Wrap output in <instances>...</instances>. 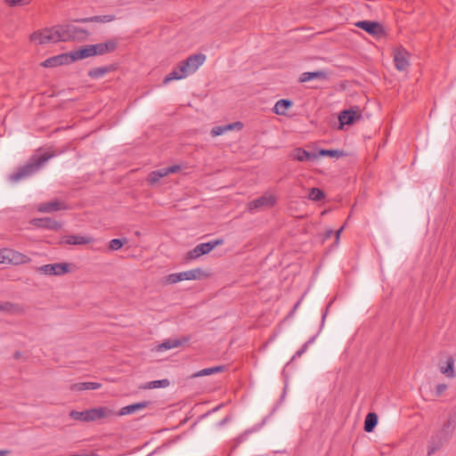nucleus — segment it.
Listing matches in <instances>:
<instances>
[{
	"mask_svg": "<svg viewBox=\"0 0 456 456\" xmlns=\"http://www.w3.org/2000/svg\"><path fill=\"white\" fill-rule=\"evenodd\" d=\"M456 430V406L450 409L443 417L442 424L436 433L431 436L428 446V454L431 455L439 451L445 444H447L453 436Z\"/></svg>",
	"mask_w": 456,
	"mask_h": 456,
	"instance_id": "nucleus-1",
	"label": "nucleus"
},
{
	"mask_svg": "<svg viewBox=\"0 0 456 456\" xmlns=\"http://www.w3.org/2000/svg\"><path fill=\"white\" fill-rule=\"evenodd\" d=\"M55 156L53 150L38 149L29 158L28 162L10 175V180L16 183L21 179L31 176L40 170L45 163Z\"/></svg>",
	"mask_w": 456,
	"mask_h": 456,
	"instance_id": "nucleus-2",
	"label": "nucleus"
},
{
	"mask_svg": "<svg viewBox=\"0 0 456 456\" xmlns=\"http://www.w3.org/2000/svg\"><path fill=\"white\" fill-rule=\"evenodd\" d=\"M89 35L87 30L71 23L59 25V41H83L86 40Z\"/></svg>",
	"mask_w": 456,
	"mask_h": 456,
	"instance_id": "nucleus-3",
	"label": "nucleus"
},
{
	"mask_svg": "<svg viewBox=\"0 0 456 456\" xmlns=\"http://www.w3.org/2000/svg\"><path fill=\"white\" fill-rule=\"evenodd\" d=\"M93 57L90 45H85L69 53L59 54V66Z\"/></svg>",
	"mask_w": 456,
	"mask_h": 456,
	"instance_id": "nucleus-4",
	"label": "nucleus"
},
{
	"mask_svg": "<svg viewBox=\"0 0 456 456\" xmlns=\"http://www.w3.org/2000/svg\"><path fill=\"white\" fill-rule=\"evenodd\" d=\"M206 61L203 53L190 55L186 60L180 62V71L185 72L187 76L193 74Z\"/></svg>",
	"mask_w": 456,
	"mask_h": 456,
	"instance_id": "nucleus-5",
	"label": "nucleus"
},
{
	"mask_svg": "<svg viewBox=\"0 0 456 456\" xmlns=\"http://www.w3.org/2000/svg\"><path fill=\"white\" fill-rule=\"evenodd\" d=\"M115 415L113 410L105 406L87 409V422L109 419Z\"/></svg>",
	"mask_w": 456,
	"mask_h": 456,
	"instance_id": "nucleus-6",
	"label": "nucleus"
},
{
	"mask_svg": "<svg viewBox=\"0 0 456 456\" xmlns=\"http://www.w3.org/2000/svg\"><path fill=\"white\" fill-rule=\"evenodd\" d=\"M355 26L359 28L363 29L371 36L379 37L384 34L383 27L378 21L361 20L356 22Z\"/></svg>",
	"mask_w": 456,
	"mask_h": 456,
	"instance_id": "nucleus-7",
	"label": "nucleus"
},
{
	"mask_svg": "<svg viewBox=\"0 0 456 456\" xmlns=\"http://www.w3.org/2000/svg\"><path fill=\"white\" fill-rule=\"evenodd\" d=\"M118 43L116 40H109L104 43L90 45L93 56L103 55L116 50Z\"/></svg>",
	"mask_w": 456,
	"mask_h": 456,
	"instance_id": "nucleus-8",
	"label": "nucleus"
},
{
	"mask_svg": "<svg viewBox=\"0 0 456 456\" xmlns=\"http://www.w3.org/2000/svg\"><path fill=\"white\" fill-rule=\"evenodd\" d=\"M180 166L174 165L167 167H162L158 170H154L149 174L148 182L151 184L156 183L160 178L165 177L166 175L175 173L180 170Z\"/></svg>",
	"mask_w": 456,
	"mask_h": 456,
	"instance_id": "nucleus-9",
	"label": "nucleus"
},
{
	"mask_svg": "<svg viewBox=\"0 0 456 456\" xmlns=\"http://www.w3.org/2000/svg\"><path fill=\"white\" fill-rule=\"evenodd\" d=\"M275 200H276L273 195H264L250 201L248 203V209L249 211H253L255 209L270 208L274 205Z\"/></svg>",
	"mask_w": 456,
	"mask_h": 456,
	"instance_id": "nucleus-10",
	"label": "nucleus"
},
{
	"mask_svg": "<svg viewBox=\"0 0 456 456\" xmlns=\"http://www.w3.org/2000/svg\"><path fill=\"white\" fill-rule=\"evenodd\" d=\"M94 239L90 236L67 235L59 237V244L85 245L92 242Z\"/></svg>",
	"mask_w": 456,
	"mask_h": 456,
	"instance_id": "nucleus-11",
	"label": "nucleus"
},
{
	"mask_svg": "<svg viewBox=\"0 0 456 456\" xmlns=\"http://www.w3.org/2000/svg\"><path fill=\"white\" fill-rule=\"evenodd\" d=\"M150 405H151V402H150V401H142V402L135 403L133 404H129V405L122 407L119 410V411L118 412V415L124 416V415L133 414L136 411H139L148 408Z\"/></svg>",
	"mask_w": 456,
	"mask_h": 456,
	"instance_id": "nucleus-12",
	"label": "nucleus"
},
{
	"mask_svg": "<svg viewBox=\"0 0 456 456\" xmlns=\"http://www.w3.org/2000/svg\"><path fill=\"white\" fill-rule=\"evenodd\" d=\"M361 118V114L356 110H345L340 112L338 119L340 122L339 128H342L344 125H353L356 119Z\"/></svg>",
	"mask_w": 456,
	"mask_h": 456,
	"instance_id": "nucleus-13",
	"label": "nucleus"
},
{
	"mask_svg": "<svg viewBox=\"0 0 456 456\" xmlns=\"http://www.w3.org/2000/svg\"><path fill=\"white\" fill-rule=\"evenodd\" d=\"M210 247L208 246L207 242L197 245L194 248L188 251L185 255L186 261H191L199 258L200 256L206 255L210 252Z\"/></svg>",
	"mask_w": 456,
	"mask_h": 456,
	"instance_id": "nucleus-14",
	"label": "nucleus"
},
{
	"mask_svg": "<svg viewBox=\"0 0 456 456\" xmlns=\"http://www.w3.org/2000/svg\"><path fill=\"white\" fill-rule=\"evenodd\" d=\"M53 39V34L50 29H44L41 31H36L29 37L31 42H35L39 45L46 44Z\"/></svg>",
	"mask_w": 456,
	"mask_h": 456,
	"instance_id": "nucleus-15",
	"label": "nucleus"
},
{
	"mask_svg": "<svg viewBox=\"0 0 456 456\" xmlns=\"http://www.w3.org/2000/svg\"><path fill=\"white\" fill-rule=\"evenodd\" d=\"M394 61L395 68L403 71L409 66V61L407 60V52L403 49H397L394 53Z\"/></svg>",
	"mask_w": 456,
	"mask_h": 456,
	"instance_id": "nucleus-16",
	"label": "nucleus"
},
{
	"mask_svg": "<svg viewBox=\"0 0 456 456\" xmlns=\"http://www.w3.org/2000/svg\"><path fill=\"white\" fill-rule=\"evenodd\" d=\"M188 337H183L182 338H175V339H167L164 341L163 343L159 344L156 346V351L161 352L172 348H176L183 345L184 343L189 341Z\"/></svg>",
	"mask_w": 456,
	"mask_h": 456,
	"instance_id": "nucleus-17",
	"label": "nucleus"
},
{
	"mask_svg": "<svg viewBox=\"0 0 456 456\" xmlns=\"http://www.w3.org/2000/svg\"><path fill=\"white\" fill-rule=\"evenodd\" d=\"M29 224L38 228L57 230V221L50 217L33 218Z\"/></svg>",
	"mask_w": 456,
	"mask_h": 456,
	"instance_id": "nucleus-18",
	"label": "nucleus"
},
{
	"mask_svg": "<svg viewBox=\"0 0 456 456\" xmlns=\"http://www.w3.org/2000/svg\"><path fill=\"white\" fill-rule=\"evenodd\" d=\"M313 79L327 80L328 73L325 70H316L313 72H304L299 77L300 83H305Z\"/></svg>",
	"mask_w": 456,
	"mask_h": 456,
	"instance_id": "nucleus-19",
	"label": "nucleus"
},
{
	"mask_svg": "<svg viewBox=\"0 0 456 456\" xmlns=\"http://www.w3.org/2000/svg\"><path fill=\"white\" fill-rule=\"evenodd\" d=\"M439 370L448 378H454V358L452 356H449L445 362H439Z\"/></svg>",
	"mask_w": 456,
	"mask_h": 456,
	"instance_id": "nucleus-20",
	"label": "nucleus"
},
{
	"mask_svg": "<svg viewBox=\"0 0 456 456\" xmlns=\"http://www.w3.org/2000/svg\"><path fill=\"white\" fill-rule=\"evenodd\" d=\"M0 312L7 313L12 315H19L22 314L24 308L19 304L7 301L0 303Z\"/></svg>",
	"mask_w": 456,
	"mask_h": 456,
	"instance_id": "nucleus-21",
	"label": "nucleus"
},
{
	"mask_svg": "<svg viewBox=\"0 0 456 456\" xmlns=\"http://www.w3.org/2000/svg\"><path fill=\"white\" fill-rule=\"evenodd\" d=\"M291 156L301 162L314 160L318 158L316 153L309 152L302 148H296L293 150Z\"/></svg>",
	"mask_w": 456,
	"mask_h": 456,
	"instance_id": "nucleus-22",
	"label": "nucleus"
},
{
	"mask_svg": "<svg viewBox=\"0 0 456 456\" xmlns=\"http://www.w3.org/2000/svg\"><path fill=\"white\" fill-rule=\"evenodd\" d=\"M293 105L292 101L288 99H281L277 101L273 107V111L278 115H286L287 110Z\"/></svg>",
	"mask_w": 456,
	"mask_h": 456,
	"instance_id": "nucleus-23",
	"label": "nucleus"
},
{
	"mask_svg": "<svg viewBox=\"0 0 456 456\" xmlns=\"http://www.w3.org/2000/svg\"><path fill=\"white\" fill-rule=\"evenodd\" d=\"M115 20V15L113 14H106V15H98V16H92L88 18H84L78 20L80 22H102L107 23L113 21Z\"/></svg>",
	"mask_w": 456,
	"mask_h": 456,
	"instance_id": "nucleus-24",
	"label": "nucleus"
},
{
	"mask_svg": "<svg viewBox=\"0 0 456 456\" xmlns=\"http://www.w3.org/2000/svg\"><path fill=\"white\" fill-rule=\"evenodd\" d=\"M378 424V415L374 412H369L364 420V430L368 433L373 431Z\"/></svg>",
	"mask_w": 456,
	"mask_h": 456,
	"instance_id": "nucleus-25",
	"label": "nucleus"
},
{
	"mask_svg": "<svg viewBox=\"0 0 456 456\" xmlns=\"http://www.w3.org/2000/svg\"><path fill=\"white\" fill-rule=\"evenodd\" d=\"M186 77H187V75L185 74V72H181L180 71V63H179L177 68L174 69L173 71H171L169 74H167L165 77V78L163 80V84L167 85V84H168L169 82H171L173 80L182 79V78H184Z\"/></svg>",
	"mask_w": 456,
	"mask_h": 456,
	"instance_id": "nucleus-26",
	"label": "nucleus"
},
{
	"mask_svg": "<svg viewBox=\"0 0 456 456\" xmlns=\"http://www.w3.org/2000/svg\"><path fill=\"white\" fill-rule=\"evenodd\" d=\"M185 280H188L186 271L168 274L167 276L165 277L164 282L166 284H175L179 281H185Z\"/></svg>",
	"mask_w": 456,
	"mask_h": 456,
	"instance_id": "nucleus-27",
	"label": "nucleus"
},
{
	"mask_svg": "<svg viewBox=\"0 0 456 456\" xmlns=\"http://www.w3.org/2000/svg\"><path fill=\"white\" fill-rule=\"evenodd\" d=\"M102 387L101 383L98 382H79L72 386V389L77 391L83 390H95Z\"/></svg>",
	"mask_w": 456,
	"mask_h": 456,
	"instance_id": "nucleus-28",
	"label": "nucleus"
},
{
	"mask_svg": "<svg viewBox=\"0 0 456 456\" xmlns=\"http://www.w3.org/2000/svg\"><path fill=\"white\" fill-rule=\"evenodd\" d=\"M170 385V382L167 379H163L159 380H153L147 382L145 385L142 387L143 389H153V388H160V387H167Z\"/></svg>",
	"mask_w": 456,
	"mask_h": 456,
	"instance_id": "nucleus-29",
	"label": "nucleus"
},
{
	"mask_svg": "<svg viewBox=\"0 0 456 456\" xmlns=\"http://www.w3.org/2000/svg\"><path fill=\"white\" fill-rule=\"evenodd\" d=\"M224 369V366H215V367H211V368H206V369L200 370L197 371L196 373L192 374L191 377L197 378V377L212 375L214 373L222 371Z\"/></svg>",
	"mask_w": 456,
	"mask_h": 456,
	"instance_id": "nucleus-30",
	"label": "nucleus"
},
{
	"mask_svg": "<svg viewBox=\"0 0 456 456\" xmlns=\"http://www.w3.org/2000/svg\"><path fill=\"white\" fill-rule=\"evenodd\" d=\"M318 157L321 156V157H330V158H340V157H343L345 156L346 154L344 153V151H338V150H325V149H322L319 151V152L317 153Z\"/></svg>",
	"mask_w": 456,
	"mask_h": 456,
	"instance_id": "nucleus-31",
	"label": "nucleus"
},
{
	"mask_svg": "<svg viewBox=\"0 0 456 456\" xmlns=\"http://www.w3.org/2000/svg\"><path fill=\"white\" fill-rule=\"evenodd\" d=\"M39 212L50 213L57 211V199L53 200L51 202L42 203L37 207Z\"/></svg>",
	"mask_w": 456,
	"mask_h": 456,
	"instance_id": "nucleus-32",
	"label": "nucleus"
},
{
	"mask_svg": "<svg viewBox=\"0 0 456 456\" xmlns=\"http://www.w3.org/2000/svg\"><path fill=\"white\" fill-rule=\"evenodd\" d=\"M110 71V68L108 67H98L92 69L88 71V76L91 78H100L103 77L105 74H107Z\"/></svg>",
	"mask_w": 456,
	"mask_h": 456,
	"instance_id": "nucleus-33",
	"label": "nucleus"
},
{
	"mask_svg": "<svg viewBox=\"0 0 456 456\" xmlns=\"http://www.w3.org/2000/svg\"><path fill=\"white\" fill-rule=\"evenodd\" d=\"M11 256V264L19 265L21 263H26L29 258L26 255H23L16 250L12 249V254Z\"/></svg>",
	"mask_w": 456,
	"mask_h": 456,
	"instance_id": "nucleus-34",
	"label": "nucleus"
},
{
	"mask_svg": "<svg viewBox=\"0 0 456 456\" xmlns=\"http://www.w3.org/2000/svg\"><path fill=\"white\" fill-rule=\"evenodd\" d=\"M325 194L322 190L314 187L309 191L308 198L313 201H320L324 199Z\"/></svg>",
	"mask_w": 456,
	"mask_h": 456,
	"instance_id": "nucleus-35",
	"label": "nucleus"
},
{
	"mask_svg": "<svg viewBox=\"0 0 456 456\" xmlns=\"http://www.w3.org/2000/svg\"><path fill=\"white\" fill-rule=\"evenodd\" d=\"M37 270L41 273L57 275V263L42 265Z\"/></svg>",
	"mask_w": 456,
	"mask_h": 456,
	"instance_id": "nucleus-36",
	"label": "nucleus"
},
{
	"mask_svg": "<svg viewBox=\"0 0 456 456\" xmlns=\"http://www.w3.org/2000/svg\"><path fill=\"white\" fill-rule=\"evenodd\" d=\"M126 242H127V239L126 238L113 239V240H111L109 242L108 248L110 251H116V250L120 249L124 246V244L126 243Z\"/></svg>",
	"mask_w": 456,
	"mask_h": 456,
	"instance_id": "nucleus-37",
	"label": "nucleus"
},
{
	"mask_svg": "<svg viewBox=\"0 0 456 456\" xmlns=\"http://www.w3.org/2000/svg\"><path fill=\"white\" fill-rule=\"evenodd\" d=\"M69 417L75 420L87 422V410L82 411L73 410L69 412Z\"/></svg>",
	"mask_w": 456,
	"mask_h": 456,
	"instance_id": "nucleus-38",
	"label": "nucleus"
},
{
	"mask_svg": "<svg viewBox=\"0 0 456 456\" xmlns=\"http://www.w3.org/2000/svg\"><path fill=\"white\" fill-rule=\"evenodd\" d=\"M59 275L72 273L77 269V266L73 264L59 263Z\"/></svg>",
	"mask_w": 456,
	"mask_h": 456,
	"instance_id": "nucleus-39",
	"label": "nucleus"
},
{
	"mask_svg": "<svg viewBox=\"0 0 456 456\" xmlns=\"http://www.w3.org/2000/svg\"><path fill=\"white\" fill-rule=\"evenodd\" d=\"M187 279L190 280H200L202 276H205L204 272L200 268L191 269L186 271Z\"/></svg>",
	"mask_w": 456,
	"mask_h": 456,
	"instance_id": "nucleus-40",
	"label": "nucleus"
},
{
	"mask_svg": "<svg viewBox=\"0 0 456 456\" xmlns=\"http://www.w3.org/2000/svg\"><path fill=\"white\" fill-rule=\"evenodd\" d=\"M10 254H12V249H10V248L0 249V263L1 264H11Z\"/></svg>",
	"mask_w": 456,
	"mask_h": 456,
	"instance_id": "nucleus-41",
	"label": "nucleus"
},
{
	"mask_svg": "<svg viewBox=\"0 0 456 456\" xmlns=\"http://www.w3.org/2000/svg\"><path fill=\"white\" fill-rule=\"evenodd\" d=\"M317 335H318V334L314 335V337H312L310 339H308V340H307V341H306V342H305V343L301 346V348L296 352V354H295V355L293 356V358H292V359H294V358H296V357H300L303 354H305V353L306 352V350H307L308 346H309L310 345H312V344L314 342V340H315V338H316Z\"/></svg>",
	"mask_w": 456,
	"mask_h": 456,
	"instance_id": "nucleus-42",
	"label": "nucleus"
},
{
	"mask_svg": "<svg viewBox=\"0 0 456 456\" xmlns=\"http://www.w3.org/2000/svg\"><path fill=\"white\" fill-rule=\"evenodd\" d=\"M32 0H4V3L10 7L22 6L28 4Z\"/></svg>",
	"mask_w": 456,
	"mask_h": 456,
	"instance_id": "nucleus-43",
	"label": "nucleus"
},
{
	"mask_svg": "<svg viewBox=\"0 0 456 456\" xmlns=\"http://www.w3.org/2000/svg\"><path fill=\"white\" fill-rule=\"evenodd\" d=\"M43 67L54 68L57 67V55L46 59L41 63Z\"/></svg>",
	"mask_w": 456,
	"mask_h": 456,
	"instance_id": "nucleus-44",
	"label": "nucleus"
},
{
	"mask_svg": "<svg viewBox=\"0 0 456 456\" xmlns=\"http://www.w3.org/2000/svg\"><path fill=\"white\" fill-rule=\"evenodd\" d=\"M224 127H225V132L231 131L233 129L241 130L243 127V124L240 121H237V122H233L232 124L224 125Z\"/></svg>",
	"mask_w": 456,
	"mask_h": 456,
	"instance_id": "nucleus-45",
	"label": "nucleus"
},
{
	"mask_svg": "<svg viewBox=\"0 0 456 456\" xmlns=\"http://www.w3.org/2000/svg\"><path fill=\"white\" fill-rule=\"evenodd\" d=\"M224 133H225L224 126H214L211 130V135L214 137L219 136Z\"/></svg>",
	"mask_w": 456,
	"mask_h": 456,
	"instance_id": "nucleus-46",
	"label": "nucleus"
},
{
	"mask_svg": "<svg viewBox=\"0 0 456 456\" xmlns=\"http://www.w3.org/2000/svg\"><path fill=\"white\" fill-rule=\"evenodd\" d=\"M223 243H224V240H222V239H217V240L207 242L208 246H211L210 251L213 250L216 246L222 245Z\"/></svg>",
	"mask_w": 456,
	"mask_h": 456,
	"instance_id": "nucleus-47",
	"label": "nucleus"
},
{
	"mask_svg": "<svg viewBox=\"0 0 456 456\" xmlns=\"http://www.w3.org/2000/svg\"><path fill=\"white\" fill-rule=\"evenodd\" d=\"M446 389L447 386L445 384L437 385L436 388V396H440Z\"/></svg>",
	"mask_w": 456,
	"mask_h": 456,
	"instance_id": "nucleus-48",
	"label": "nucleus"
},
{
	"mask_svg": "<svg viewBox=\"0 0 456 456\" xmlns=\"http://www.w3.org/2000/svg\"><path fill=\"white\" fill-rule=\"evenodd\" d=\"M249 434V431H246L244 432L243 434L240 435L236 439V445H238L239 444L246 441V439L248 438V436Z\"/></svg>",
	"mask_w": 456,
	"mask_h": 456,
	"instance_id": "nucleus-49",
	"label": "nucleus"
},
{
	"mask_svg": "<svg viewBox=\"0 0 456 456\" xmlns=\"http://www.w3.org/2000/svg\"><path fill=\"white\" fill-rule=\"evenodd\" d=\"M21 356H22V353H21V352H20V351H16V352L13 354V358H14L15 360H19V359H20V358H21Z\"/></svg>",
	"mask_w": 456,
	"mask_h": 456,
	"instance_id": "nucleus-50",
	"label": "nucleus"
},
{
	"mask_svg": "<svg viewBox=\"0 0 456 456\" xmlns=\"http://www.w3.org/2000/svg\"><path fill=\"white\" fill-rule=\"evenodd\" d=\"M344 229V226L340 227L337 232H336V241L338 242V240H339V236H340V233L341 232L343 231Z\"/></svg>",
	"mask_w": 456,
	"mask_h": 456,
	"instance_id": "nucleus-51",
	"label": "nucleus"
},
{
	"mask_svg": "<svg viewBox=\"0 0 456 456\" xmlns=\"http://www.w3.org/2000/svg\"><path fill=\"white\" fill-rule=\"evenodd\" d=\"M328 309H329V306L326 307L324 313L322 314V326L323 325L325 318L327 316Z\"/></svg>",
	"mask_w": 456,
	"mask_h": 456,
	"instance_id": "nucleus-52",
	"label": "nucleus"
},
{
	"mask_svg": "<svg viewBox=\"0 0 456 456\" xmlns=\"http://www.w3.org/2000/svg\"><path fill=\"white\" fill-rule=\"evenodd\" d=\"M58 208H59V210L67 208L66 205L64 203L61 202L60 200H59Z\"/></svg>",
	"mask_w": 456,
	"mask_h": 456,
	"instance_id": "nucleus-53",
	"label": "nucleus"
},
{
	"mask_svg": "<svg viewBox=\"0 0 456 456\" xmlns=\"http://www.w3.org/2000/svg\"><path fill=\"white\" fill-rule=\"evenodd\" d=\"M299 304H300V301H298V302L294 305V307H293V309H292V311H291V313H290L291 314H294V312L296 311V309H297V308H298Z\"/></svg>",
	"mask_w": 456,
	"mask_h": 456,
	"instance_id": "nucleus-54",
	"label": "nucleus"
},
{
	"mask_svg": "<svg viewBox=\"0 0 456 456\" xmlns=\"http://www.w3.org/2000/svg\"><path fill=\"white\" fill-rule=\"evenodd\" d=\"M333 233V231L332 230H330L327 232V234H326V238H330Z\"/></svg>",
	"mask_w": 456,
	"mask_h": 456,
	"instance_id": "nucleus-55",
	"label": "nucleus"
},
{
	"mask_svg": "<svg viewBox=\"0 0 456 456\" xmlns=\"http://www.w3.org/2000/svg\"><path fill=\"white\" fill-rule=\"evenodd\" d=\"M6 453V451H0V456H4Z\"/></svg>",
	"mask_w": 456,
	"mask_h": 456,
	"instance_id": "nucleus-56",
	"label": "nucleus"
},
{
	"mask_svg": "<svg viewBox=\"0 0 456 456\" xmlns=\"http://www.w3.org/2000/svg\"><path fill=\"white\" fill-rule=\"evenodd\" d=\"M220 408V406L214 409V411H217Z\"/></svg>",
	"mask_w": 456,
	"mask_h": 456,
	"instance_id": "nucleus-57",
	"label": "nucleus"
}]
</instances>
